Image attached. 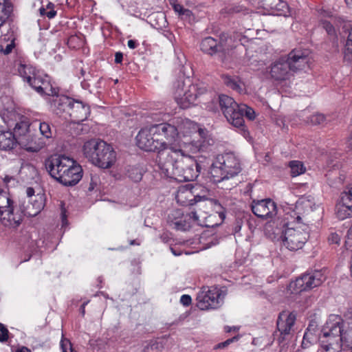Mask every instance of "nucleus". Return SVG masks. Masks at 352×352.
Segmentation results:
<instances>
[{
    "mask_svg": "<svg viewBox=\"0 0 352 352\" xmlns=\"http://www.w3.org/2000/svg\"><path fill=\"white\" fill-rule=\"evenodd\" d=\"M44 165L50 176L65 186H74L82 177V167L65 155H51L45 160Z\"/></svg>",
    "mask_w": 352,
    "mask_h": 352,
    "instance_id": "obj_1",
    "label": "nucleus"
},
{
    "mask_svg": "<svg viewBox=\"0 0 352 352\" xmlns=\"http://www.w3.org/2000/svg\"><path fill=\"white\" fill-rule=\"evenodd\" d=\"M82 151L86 158L101 168H109L116 161V151L102 140L94 139L85 142Z\"/></svg>",
    "mask_w": 352,
    "mask_h": 352,
    "instance_id": "obj_2",
    "label": "nucleus"
},
{
    "mask_svg": "<svg viewBox=\"0 0 352 352\" xmlns=\"http://www.w3.org/2000/svg\"><path fill=\"white\" fill-rule=\"evenodd\" d=\"M241 170L239 159L232 153L219 155L212 163L210 174L214 183L228 180L237 175Z\"/></svg>",
    "mask_w": 352,
    "mask_h": 352,
    "instance_id": "obj_3",
    "label": "nucleus"
},
{
    "mask_svg": "<svg viewBox=\"0 0 352 352\" xmlns=\"http://www.w3.org/2000/svg\"><path fill=\"white\" fill-rule=\"evenodd\" d=\"M155 128L157 134H160V139L166 144L160 153V160L162 159L165 161L172 154L177 157L180 151L183 149L178 129L168 123L155 124Z\"/></svg>",
    "mask_w": 352,
    "mask_h": 352,
    "instance_id": "obj_4",
    "label": "nucleus"
},
{
    "mask_svg": "<svg viewBox=\"0 0 352 352\" xmlns=\"http://www.w3.org/2000/svg\"><path fill=\"white\" fill-rule=\"evenodd\" d=\"M344 322L338 315H330L320 338L339 341L342 344H351L352 331L344 329Z\"/></svg>",
    "mask_w": 352,
    "mask_h": 352,
    "instance_id": "obj_5",
    "label": "nucleus"
},
{
    "mask_svg": "<svg viewBox=\"0 0 352 352\" xmlns=\"http://www.w3.org/2000/svg\"><path fill=\"white\" fill-rule=\"evenodd\" d=\"M160 138V134H157L155 125L149 128L142 129L135 138L137 146L140 149L147 152L157 153L156 161L158 166L160 165V153L166 145Z\"/></svg>",
    "mask_w": 352,
    "mask_h": 352,
    "instance_id": "obj_6",
    "label": "nucleus"
},
{
    "mask_svg": "<svg viewBox=\"0 0 352 352\" xmlns=\"http://www.w3.org/2000/svg\"><path fill=\"white\" fill-rule=\"evenodd\" d=\"M179 134L182 133L184 136L192 133H195L199 136V139L191 143V152L195 153L198 151H206L210 145L214 143V140L208 135V133L205 129H201L194 122L186 119L182 121L179 126Z\"/></svg>",
    "mask_w": 352,
    "mask_h": 352,
    "instance_id": "obj_7",
    "label": "nucleus"
},
{
    "mask_svg": "<svg viewBox=\"0 0 352 352\" xmlns=\"http://www.w3.org/2000/svg\"><path fill=\"white\" fill-rule=\"evenodd\" d=\"M219 102L227 120L234 127L240 129L245 135L247 131L245 129L244 120H242L241 114L238 111L240 104L227 95L219 96Z\"/></svg>",
    "mask_w": 352,
    "mask_h": 352,
    "instance_id": "obj_8",
    "label": "nucleus"
},
{
    "mask_svg": "<svg viewBox=\"0 0 352 352\" xmlns=\"http://www.w3.org/2000/svg\"><path fill=\"white\" fill-rule=\"evenodd\" d=\"M225 294L217 287H203L197 296V306L201 310L218 308Z\"/></svg>",
    "mask_w": 352,
    "mask_h": 352,
    "instance_id": "obj_9",
    "label": "nucleus"
},
{
    "mask_svg": "<svg viewBox=\"0 0 352 352\" xmlns=\"http://www.w3.org/2000/svg\"><path fill=\"white\" fill-rule=\"evenodd\" d=\"M326 279V276L322 270L303 274L289 284V289L292 293L298 294L320 286Z\"/></svg>",
    "mask_w": 352,
    "mask_h": 352,
    "instance_id": "obj_10",
    "label": "nucleus"
},
{
    "mask_svg": "<svg viewBox=\"0 0 352 352\" xmlns=\"http://www.w3.org/2000/svg\"><path fill=\"white\" fill-rule=\"evenodd\" d=\"M281 237L284 246L291 251H296L303 247L308 239L309 233L302 229L287 228Z\"/></svg>",
    "mask_w": 352,
    "mask_h": 352,
    "instance_id": "obj_11",
    "label": "nucleus"
},
{
    "mask_svg": "<svg viewBox=\"0 0 352 352\" xmlns=\"http://www.w3.org/2000/svg\"><path fill=\"white\" fill-rule=\"evenodd\" d=\"M227 41L228 39L224 35L221 36L219 41L211 36L206 37L201 42V50L210 56L218 54L221 60H223L224 57L230 50L229 46L227 45Z\"/></svg>",
    "mask_w": 352,
    "mask_h": 352,
    "instance_id": "obj_12",
    "label": "nucleus"
},
{
    "mask_svg": "<svg viewBox=\"0 0 352 352\" xmlns=\"http://www.w3.org/2000/svg\"><path fill=\"white\" fill-rule=\"evenodd\" d=\"M186 157H191L190 156L186 155L184 150H181L177 157L174 154L168 156L165 161L163 160H160L159 168L163 172L165 176L174 178L175 179V173L176 170H179V168H182L184 170L188 169L186 165H184V160Z\"/></svg>",
    "mask_w": 352,
    "mask_h": 352,
    "instance_id": "obj_13",
    "label": "nucleus"
},
{
    "mask_svg": "<svg viewBox=\"0 0 352 352\" xmlns=\"http://www.w3.org/2000/svg\"><path fill=\"white\" fill-rule=\"evenodd\" d=\"M180 83V86L188 85V89L185 92L187 96L183 98V101L180 102V107L182 109L189 108L198 98L207 92L206 87L201 82H193L191 79H186V81ZM178 89H180V87H178Z\"/></svg>",
    "mask_w": 352,
    "mask_h": 352,
    "instance_id": "obj_14",
    "label": "nucleus"
},
{
    "mask_svg": "<svg viewBox=\"0 0 352 352\" xmlns=\"http://www.w3.org/2000/svg\"><path fill=\"white\" fill-rule=\"evenodd\" d=\"M64 100L65 101L61 105L65 106L66 109L63 110L69 114L72 122L80 124L87 119L90 112L89 106L80 101H72L68 98H64Z\"/></svg>",
    "mask_w": 352,
    "mask_h": 352,
    "instance_id": "obj_15",
    "label": "nucleus"
},
{
    "mask_svg": "<svg viewBox=\"0 0 352 352\" xmlns=\"http://www.w3.org/2000/svg\"><path fill=\"white\" fill-rule=\"evenodd\" d=\"M309 54L308 50L296 48L292 50L285 57V60L289 65V67L294 74L309 67Z\"/></svg>",
    "mask_w": 352,
    "mask_h": 352,
    "instance_id": "obj_16",
    "label": "nucleus"
},
{
    "mask_svg": "<svg viewBox=\"0 0 352 352\" xmlns=\"http://www.w3.org/2000/svg\"><path fill=\"white\" fill-rule=\"evenodd\" d=\"M269 73L271 78L278 82L289 81L294 74L285 60V57L273 63L270 67Z\"/></svg>",
    "mask_w": 352,
    "mask_h": 352,
    "instance_id": "obj_17",
    "label": "nucleus"
},
{
    "mask_svg": "<svg viewBox=\"0 0 352 352\" xmlns=\"http://www.w3.org/2000/svg\"><path fill=\"white\" fill-rule=\"evenodd\" d=\"M252 212L258 218L272 219L277 213V207L271 199H254L251 204Z\"/></svg>",
    "mask_w": 352,
    "mask_h": 352,
    "instance_id": "obj_18",
    "label": "nucleus"
},
{
    "mask_svg": "<svg viewBox=\"0 0 352 352\" xmlns=\"http://www.w3.org/2000/svg\"><path fill=\"white\" fill-rule=\"evenodd\" d=\"M184 165H186L188 169L184 170L179 168L175 173V179L179 182L194 181L200 173L201 166L194 157H186Z\"/></svg>",
    "mask_w": 352,
    "mask_h": 352,
    "instance_id": "obj_19",
    "label": "nucleus"
},
{
    "mask_svg": "<svg viewBox=\"0 0 352 352\" xmlns=\"http://www.w3.org/2000/svg\"><path fill=\"white\" fill-rule=\"evenodd\" d=\"M30 86L41 95L45 94L52 96H58V87L51 82V79L47 75L38 74L37 76H34Z\"/></svg>",
    "mask_w": 352,
    "mask_h": 352,
    "instance_id": "obj_20",
    "label": "nucleus"
},
{
    "mask_svg": "<svg viewBox=\"0 0 352 352\" xmlns=\"http://www.w3.org/2000/svg\"><path fill=\"white\" fill-rule=\"evenodd\" d=\"M197 200L198 202L197 203L196 208L195 210L190 212L189 216L199 223L200 217L206 219V217L205 215L210 213L212 209H217L221 207L220 204L214 199H203V197H201L200 201L199 199Z\"/></svg>",
    "mask_w": 352,
    "mask_h": 352,
    "instance_id": "obj_21",
    "label": "nucleus"
},
{
    "mask_svg": "<svg viewBox=\"0 0 352 352\" xmlns=\"http://www.w3.org/2000/svg\"><path fill=\"white\" fill-rule=\"evenodd\" d=\"M10 208H12V212H9L8 216L6 215V213H8L7 209L0 212V221L6 227L16 228L21 223L24 214L14 204Z\"/></svg>",
    "mask_w": 352,
    "mask_h": 352,
    "instance_id": "obj_22",
    "label": "nucleus"
},
{
    "mask_svg": "<svg viewBox=\"0 0 352 352\" xmlns=\"http://www.w3.org/2000/svg\"><path fill=\"white\" fill-rule=\"evenodd\" d=\"M296 321V315L287 311L281 312L278 318L276 325L281 336L290 334Z\"/></svg>",
    "mask_w": 352,
    "mask_h": 352,
    "instance_id": "obj_23",
    "label": "nucleus"
},
{
    "mask_svg": "<svg viewBox=\"0 0 352 352\" xmlns=\"http://www.w3.org/2000/svg\"><path fill=\"white\" fill-rule=\"evenodd\" d=\"M18 144L28 152L36 153L45 146V143L30 132L24 138H20Z\"/></svg>",
    "mask_w": 352,
    "mask_h": 352,
    "instance_id": "obj_24",
    "label": "nucleus"
},
{
    "mask_svg": "<svg viewBox=\"0 0 352 352\" xmlns=\"http://www.w3.org/2000/svg\"><path fill=\"white\" fill-rule=\"evenodd\" d=\"M175 199L178 204L182 206H193L200 201V196H195L190 189L186 186H182L179 188Z\"/></svg>",
    "mask_w": 352,
    "mask_h": 352,
    "instance_id": "obj_25",
    "label": "nucleus"
},
{
    "mask_svg": "<svg viewBox=\"0 0 352 352\" xmlns=\"http://www.w3.org/2000/svg\"><path fill=\"white\" fill-rule=\"evenodd\" d=\"M311 210V203L309 201H298L295 210L289 215L294 219L293 221L301 223L302 219L305 218Z\"/></svg>",
    "mask_w": 352,
    "mask_h": 352,
    "instance_id": "obj_26",
    "label": "nucleus"
},
{
    "mask_svg": "<svg viewBox=\"0 0 352 352\" xmlns=\"http://www.w3.org/2000/svg\"><path fill=\"white\" fill-rule=\"evenodd\" d=\"M186 79H190L189 77H186L184 75L179 76L178 78L174 82L173 85V94L175 101L180 106V102L183 101V98L187 96L185 92L188 89V85L179 86L180 89H178V85H180L181 82L186 81Z\"/></svg>",
    "mask_w": 352,
    "mask_h": 352,
    "instance_id": "obj_27",
    "label": "nucleus"
},
{
    "mask_svg": "<svg viewBox=\"0 0 352 352\" xmlns=\"http://www.w3.org/2000/svg\"><path fill=\"white\" fill-rule=\"evenodd\" d=\"M320 348L318 352H340L341 346L343 345L339 341L329 339L319 338Z\"/></svg>",
    "mask_w": 352,
    "mask_h": 352,
    "instance_id": "obj_28",
    "label": "nucleus"
},
{
    "mask_svg": "<svg viewBox=\"0 0 352 352\" xmlns=\"http://www.w3.org/2000/svg\"><path fill=\"white\" fill-rule=\"evenodd\" d=\"M16 144L17 141L11 131H0V149L10 150Z\"/></svg>",
    "mask_w": 352,
    "mask_h": 352,
    "instance_id": "obj_29",
    "label": "nucleus"
},
{
    "mask_svg": "<svg viewBox=\"0 0 352 352\" xmlns=\"http://www.w3.org/2000/svg\"><path fill=\"white\" fill-rule=\"evenodd\" d=\"M30 122L26 118H23L22 120L15 124L12 134L14 135L17 144L19 142L21 138H24L30 133Z\"/></svg>",
    "mask_w": 352,
    "mask_h": 352,
    "instance_id": "obj_30",
    "label": "nucleus"
},
{
    "mask_svg": "<svg viewBox=\"0 0 352 352\" xmlns=\"http://www.w3.org/2000/svg\"><path fill=\"white\" fill-rule=\"evenodd\" d=\"M222 79L224 84L229 88L242 94L245 91L244 85L236 76H230L229 75H223Z\"/></svg>",
    "mask_w": 352,
    "mask_h": 352,
    "instance_id": "obj_31",
    "label": "nucleus"
},
{
    "mask_svg": "<svg viewBox=\"0 0 352 352\" xmlns=\"http://www.w3.org/2000/svg\"><path fill=\"white\" fill-rule=\"evenodd\" d=\"M14 204V202L10 193L0 188V212L7 209L8 213H6V215L8 216L10 214L9 212H12L10 206Z\"/></svg>",
    "mask_w": 352,
    "mask_h": 352,
    "instance_id": "obj_32",
    "label": "nucleus"
},
{
    "mask_svg": "<svg viewBox=\"0 0 352 352\" xmlns=\"http://www.w3.org/2000/svg\"><path fill=\"white\" fill-rule=\"evenodd\" d=\"M19 72L21 76L30 85L33 82L34 76H37L38 74L36 73L35 69L26 65H20L19 67Z\"/></svg>",
    "mask_w": 352,
    "mask_h": 352,
    "instance_id": "obj_33",
    "label": "nucleus"
},
{
    "mask_svg": "<svg viewBox=\"0 0 352 352\" xmlns=\"http://www.w3.org/2000/svg\"><path fill=\"white\" fill-rule=\"evenodd\" d=\"M12 10V5L8 0H0V28L6 23Z\"/></svg>",
    "mask_w": 352,
    "mask_h": 352,
    "instance_id": "obj_34",
    "label": "nucleus"
},
{
    "mask_svg": "<svg viewBox=\"0 0 352 352\" xmlns=\"http://www.w3.org/2000/svg\"><path fill=\"white\" fill-rule=\"evenodd\" d=\"M324 16H327L330 19V21L327 19H322L320 22V25L326 30L327 33L329 35H335L336 31L335 28L333 25L332 23L336 21V17L332 14H329V13L324 12Z\"/></svg>",
    "mask_w": 352,
    "mask_h": 352,
    "instance_id": "obj_35",
    "label": "nucleus"
},
{
    "mask_svg": "<svg viewBox=\"0 0 352 352\" xmlns=\"http://www.w3.org/2000/svg\"><path fill=\"white\" fill-rule=\"evenodd\" d=\"M336 214L340 220L349 218L352 217V208L338 201L336 206Z\"/></svg>",
    "mask_w": 352,
    "mask_h": 352,
    "instance_id": "obj_36",
    "label": "nucleus"
},
{
    "mask_svg": "<svg viewBox=\"0 0 352 352\" xmlns=\"http://www.w3.org/2000/svg\"><path fill=\"white\" fill-rule=\"evenodd\" d=\"M344 59L349 63H352V26L346 42Z\"/></svg>",
    "mask_w": 352,
    "mask_h": 352,
    "instance_id": "obj_37",
    "label": "nucleus"
},
{
    "mask_svg": "<svg viewBox=\"0 0 352 352\" xmlns=\"http://www.w3.org/2000/svg\"><path fill=\"white\" fill-rule=\"evenodd\" d=\"M289 167L291 169V175L292 177L298 176L305 172V167L302 162L300 161H292L289 162Z\"/></svg>",
    "mask_w": 352,
    "mask_h": 352,
    "instance_id": "obj_38",
    "label": "nucleus"
},
{
    "mask_svg": "<svg viewBox=\"0 0 352 352\" xmlns=\"http://www.w3.org/2000/svg\"><path fill=\"white\" fill-rule=\"evenodd\" d=\"M238 111L241 114V118L243 120L244 116H245V117L250 120H253L256 118V113L254 110L245 104H240Z\"/></svg>",
    "mask_w": 352,
    "mask_h": 352,
    "instance_id": "obj_39",
    "label": "nucleus"
},
{
    "mask_svg": "<svg viewBox=\"0 0 352 352\" xmlns=\"http://www.w3.org/2000/svg\"><path fill=\"white\" fill-rule=\"evenodd\" d=\"M127 176L133 182H139L142 179V173L136 166H129L126 169Z\"/></svg>",
    "mask_w": 352,
    "mask_h": 352,
    "instance_id": "obj_40",
    "label": "nucleus"
},
{
    "mask_svg": "<svg viewBox=\"0 0 352 352\" xmlns=\"http://www.w3.org/2000/svg\"><path fill=\"white\" fill-rule=\"evenodd\" d=\"M338 202L352 208V186L347 188L344 192L341 193Z\"/></svg>",
    "mask_w": 352,
    "mask_h": 352,
    "instance_id": "obj_41",
    "label": "nucleus"
},
{
    "mask_svg": "<svg viewBox=\"0 0 352 352\" xmlns=\"http://www.w3.org/2000/svg\"><path fill=\"white\" fill-rule=\"evenodd\" d=\"M39 199L40 200L36 199L34 201V204H32V208H33L32 211H31L30 208L28 207V210L27 211V214L29 216L34 217V216L37 215L41 211V210L43 208L44 204L43 203L41 197H39Z\"/></svg>",
    "mask_w": 352,
    "mask_h": 352,
    "instance_id": "obj_42",
    "label": "nucleus"
},
{
    "mask_svg": "<svg viewBox=\"0 0 352 352\" xmlns=\"http://www.w3.org/2000/svg\"><path fill=\"white\" fill-rule=\"evenodd\" d=\"M39 129L41 135L47 139L52 137V131L50 123L46 122H41Z\"/></svg>",
    "mask_w": 352,
    "mask_h": 352,
    "instance_id": "obj_43",
    "label": "nucleus"
},
{
    "mask_svg": "<svg viewBox=\"0 0 352 352\" xmlns=\"http://www.w3.org/2000/svg\"><path fill=\"white\" fill-rule=\"evenodd\" d=\"M325 120V117L323 114L321 113H314L311 115L307 121L309 122L311 124L317 125L322 124Z\"/></svg>",
    "mask_w": 352,
    "mask_h": 352,
    "instance_id": "obj_44",
    "label": "nucleus"
},
{
    "mask_svg": "<svg viewBox=\"0 0 352 352\" xmlns=\"http://www.w3.org/2000/svg\"><path fill=\"white\" fill-rule=\"evenodd\" d=\"M172 216H174V213L168 215V221L173 223L175 229L179 230H186L187 229L185 223H183L182 220H176L174 221L171 218Z\"/></svg>",
    "mask_w": 352,
    "mask_h": 352,
    "instance_id": "obj_45",
    "label": "nucleus"
},
{
    "mask_svg": "<svg viewBox=\"0 0 352 352\" xmlns=\"http://www.w3.org/2000/svg\"><path fill=\"white\" fill-rule=\"evenodd\" d=\"M60 348L63 352H76L74 351L70 341L67 339H62L60 341Z\"/></svg>",
    "mask_w": 352,
    "mask_h": 352,
    "instance_id": "obj_46",
    "label": "nucleus"
},
{
    "mask_svg": "<svg viewBox=\"0 0 352 352\" xmlns=\"http://www.w3.org/2000/svg\"><path fill=\"white\" fill-rule=\"evenodd\" d=\"M8 334L9 331L6 327L2 323H0V342H6L9 338Z\"/></svg>",
    "mask_w": 352,
    "mask_h": 352,
    "instance_id": "obj_47",
    "label": "nucleus"
},
{
    "mask_svg": "<svg viewBox=\"0 0 352 352\" xmlns=\"http://www.w3.org/2000/svg\"><path fill=\"white\" fill-rule=\"evenodd\" d=\"M238 340H239V337L238 336H234V337H233L232 338L226 340V341H224L223 342L219 343L217 345H216L214 349H223V348H225V347L228 346L229 344H230L231 343H232L233 342L237 341Z\"/></svg>",
    "mask_w": 352,
    "mask_h": 352,
    "instance_id": "obj_48",
    "label": "nucleus"
},
{
    "mask_svg": "<svg viewBox=\"0 0 352 352\" xmlns=\"http://www.w3.org/2000/svg\"><path fill=\"white\" fill-rule=\"evenodd\" d=\"M345 323L349 326V329H351L352 331V309H349L344 314Z\"/></svg>",
    "mask_w": 352,
    "mask_h": 352,
    "instance_id": "obj_49",
    "label": "nucleus"
},
{
    "mask_svg": "<svg viewBox=\"0 0 352 352\" xmlns=\"http://www.w3.org/2000/svg\"><path fill=\"white\" fill-rule=\"evenodd\" d=\"M312 336L311 333L305 332L303 336L302 346L303 348H307L309 346V344L311 343L310 338Z\"/></svg>",
    "mask_w": 352,
    "mask_h": 352,
    "instance_id": "obj_50",
    "label": "nucleus"
},
{
    "mask_svg": "<svg viewBox=\"0 0 352 352\" xmlns=\"http://www.w3.org/2000/svg\"><path fill=\"white\" fill-rule=\"evenodd\" d=\"M14 46V41H12L10 43L8 44L5 48L1 46V52L5 55H8L12 52Z\"/></svg>",
    "mask_w": 352,
    "mask_h": 352,
    "instance_id": "obj_51",
    "label": "nucleus"
},
{
    "mask_svg": "<svg viewBox=\"0 0 352 352\" xmlns=\"http://www.w3.org/2000/svg\"><path fill=\"white\" fill-rule=\"evenodd\" d=\"M192 299L189 295H182L180 298V302L184 306H188L191 304Z\"/></svg>",
    "mask_w": 352,
    "mask_h": 352,
    "instance_id": "obj_52",
    "label": "nucleus"
},
{
    "mask_svg": "<svg viewBox=\"0 0 352 352\" xmlns=\"http://www.w3.org/2000/svg\"><path fill=\"white\" fill-rule=\"evenodd\" d=\"M158 347L157 342L150 343L144 349V352H155V351Z\"/></svg>",
    "mask_w": 352,
    "mask_h": 352,
    "instance_id": "obj_53",
    "label": "nucleus"
},
{
    "mask_svg": "<svg viewBox=\"0 0 352 352\" xmlns=\"http://www.w3.org/2000/svg\"><path fill=\"white\" fill-rule=\"evenodd\" d=\"M242 10L241 8L238 6H232L226 8V12L229 14L238 13Z\"/></svg>",
    "mask_w": 352,
    "mask_h": 352,
    "instance_id": "obj_54",
    "label": "nucleus"
},
{
    "mask_svg": "<svg viewBox=\"0 0 352 352\" xmlns=\"http://www.w3.org/2000/svg\"><path fill=\"white\" fill-rule=\"evenodd\" d=\"M329 241L331 243L338 244L340 242V236L336 233H332L329 237Z\"/></svg>",
    "mask_w": 352,
    "mask_h": 352,
    "instance_id": "obj_55",
    "label": "nucleus"
},
{
    "mask_svg": "<svg viewBox=\"0 0 352 352\" xmlns=\"http://www.w3.org/2000/svg\"><path fill=\"white\" fill-rule=\"evenodd\" d=\"M170 4L172 5L175 12H177L179 14L181 13L184 8V7L181 4L177 3L175 1L171 2Z\"/></svg>",
    "mask_w": 352,
    "mask_h": 352,
    "instance_id": "obj_56",
    "label": "nucleus"
},
{
    "mask_svg": "<svg viewBox=\"0 0 352 352\" xmlns=\"http://www.w3.org/2000/svg\"><path fill=\"white\" fill-rule=\"evenodd\" d=\"M179 15L182 16H185L186 18H190L192 15V13L190 10L184 8Z\"/></svg>",
    "mask_w": 352,
    "mask_h": 352,
    "instance_id": "obj_57",
    "label": "nucleus"
},
{
    "mask_svg": "<svg viewBox=\"0 0 352 352\" xmlns=\"http://www.w3.org/2000/svg\"><path fill=\"white\" fill-rule=\"evenodd\" d=\"M123 59V54L120 52H118L115 54V63H121Z\"/></svg>",
    "mask_w": 352,
    "mask_h": 352,
    "instance_id": "obj_58",
    "label": "nucleus"
},
{
    "mask_svg": "<svg viewBox=\"0 0 352 352\" xmlns=\"http://www.w3.org/2000/svg\"><path fill=\"white\" fill-rule=\"evenodd\" d=\"M128 47L130 49H135L138 45V43L135 40H129L127 43Z\"/></svg>",
    "mask_w": 352,
    "mask_h": 352,
    "instance_id": "obj_59",
    "label": "nucleus"
},
{
    "mask_svg": "<svg viewBox=\"0 0 352 352\" xmlns=\"http://www.w3.org/2000/svg\"><path fill=\"white\" fill-rule=\"evenodd\" d=\"M26 194L29 197H32L34 195V189L32 187H28L26 189Z\"/></svg>",
    "mask_w": 352,
    "mask_h": 352,
    "instance_id": "obj_60",
    "label": "nucleus"
},
{
    "mask_svg": "<svg viewBox=\"0 0 352 352\" xmlns=\"http://www.w3.org/2000/svg\"><path fill=\"white\" fill-rule=\"evenodd\" d=\"M56 14V11L54 10H50V12H47L46 13V16L49 18V19H52L54 18Z\"/></svg>",
    "mask_w": 352,
    "mask_h": 352,
    "instance_id": "obj_61",
    "label": "nucleus"
},
{
    "mask_svg": "<svg viewBox=\"0 0 352 352\" xmlns=\"http://www.w3.org/2000/svg\"><path fill=\"white\" fill-rule=\"evenodd\" d=\"M15 352H31V351L26 346H21L18 348Z\"/></svg>",
    "mask_w": 352,
    "mask_h": 352,
    "instance_id": "obj_62",
    "label": "nucleus"
},
{
    "mask_svg": "<svg viewBox=\"0 0 352 352\" xmlns=\"http://www.w3.org/2000/svg\"><path fill=\"white\" fill-rule=\"evenodd\" d=\"M3 182L6 184H8L11 180H14V177H12V176H9V175H6L5 176V177L3 179Z\"/></svg>",
    "mask_w": 352,
    "mask_h": 352,
    "instance_id": "obj_63",
    "label": "nucleus"
},
{
    "mask_svg": "<svg viewBox=\"0 0 352 352\" xmlns=\"http://www.w3.org/2000/svg\"><path fill=\"white\" fill-rule=\"evenodd\" d=\"M76 39H78V37L76 36H71L69 38H68V45L69 46L72 45V43H74Z\"/></svg>",
    "mask_w": 352,
    "mask_h": 352,
    "instance_id": "obj_64",
    "label": "nucleus"
}]
</instances>
